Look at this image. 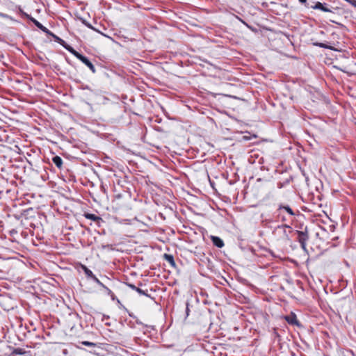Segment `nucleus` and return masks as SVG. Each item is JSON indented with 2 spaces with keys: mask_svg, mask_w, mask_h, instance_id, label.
I'll return each instance as SVG.
<instances>
[{
  "mask_svg": "<svg viewBox=\"0 0 356 356\" xmlns=\"http://www.w3.org/2000/svg\"><path fill=\"white\" fill-rule=\"evenodd\" d=\"M297 233L298 242L300 243L302 248L305 249L306 242L309 238L307 231H297Z\"/></svg>",
  "mask_w": 356,
  "mask_h": 356,
  "instance_id": "obj_1",
  "label": "nucleus"
},
{
  "mask_svg": "<svg viewBox=\"0 0 356 356\" xmlns=\"http://www.w3.org/2000/svg\"><path fill=\"white\" fill-rule=\"evenodd\" d=\"M27 17L42 31H43L44 33H45L47 34H51V32L48 29H47L45 26H44L41 23H40L38 20H36L33 17H30L29 15H27Z\"/></svg>",
  "mask_w": 356,
  "mask_h": 356,
  "instance_id": "obj_2",
  "label": "nucleus"
},
{
  "mask_svg": "<svg viewBox=\"0 0 356 356\" xmlns=\"http://www.w3.org/2000/svg\"><path fill=\"white\" fill-rule=\"evenodd\" d=\"M78 59L83 63L86 65H87L93 73L96 72L94 65L88 60L87 57L81 54Z\"/></svg>",
  "mask_w": 356,
  "mask_h": 356,
  "instance_id": "obj_3",
  "label": "nucleus"
},
{
  "mask_svg": "<svg viewBox=\"0 0 356 356\" xmlns=\"http://www.w3.org/2000/svg\"><path fill=\"white\" fill-rule=\"evenodd\" d=\"M285 320L290 325H298V326L300 325L299 322L297 320L296 316L293 313H291L289 316H285Z\"/></svg>",
  "mask_w": 356,
  "mask_h": 356,
  "instance_id": "obj_4",
  "label": "nucleus"
},
{
  "mask_svg": "<svg viewBox=\"0 0 356 356\" xmlns=\"http://www.w3.org/2000/svg\"><path fill=\"white\" fill-rule=\"evenodd\" d=\"M326 3H322L321 2H317L314 6H312V8L314 10H321L323 12L332 13V11L326 6Z\"/></svg>",
  "mask_w": 356,
  "mask_h": 356,
  "instance_id": "obj_5",
  "label": "nucleus"
},
{
  "mask_svg": "<svg viewBox=\"0 0 356 356\" xmlns=\"http://www.w3.org/2000/svg\"><path fill=\"white\" fill-rule=\"evenodd\" d=\"M211 240L213 244L217 248H221L225 245L223 241L218 236H211Z\"/></svg>",
  "mask_w": 356,
  "mask_h": 356,
  "instance_id": "obj_6",
  "label": "nucleus"
},
{
  "mask_svg": "<svg viewBox=\"0 0 356 356\" xmlns=\"http://www.w3.org/2000/svg\"><path fill=\"white\" fill-rule=\"evenodd\" d=\"M84 216L86 218L92 220L97 223H99L101 221H102V218L101 217L93 213H84Z\"/></svg>",
  "mask_w": 356,
  "mask_h": 356,
  "instance_id": "obj_7",
  "label": "nucleus"
},
{
  "mask_svg": "<svg viewBox=\"0 0 356 356\" xmlns=\"http://www.w3.org/2000/svg\"><path fill=\"white\" fill-rule=\"evenodd\" d=\"M127 284L130 289H131L134 291H136L140 295H143L147 297L149 296L145 291L142 290L139 287L136 286L134 284L130 283H127Z\"/></svg>",
  "mask_w": 356,
  "mask_h": 356,
  "instance_id": "obj_8",
  "label": "nucleus"
},
{
  "mask_svg": "<svg viewBox=\"0 0 356 356\" xmlns=\"http://www.w3.org/2000/svg\"><path fill=\"white\" fill-rule=\"evenodd\" d=\"M52 161L58 168H59V169L62 168L63 159L59 156H54L52 159Z\"/></svg>",
  "mask_w": 356,
  "mask_h": 356,
  "instance_id": "obj_9",
  "label": "nucleus"
},
{
  "mask_svg": "<svg viewBox=\"0 0 356 356\" xmlns=\"http://www.w3.org/2000/svg\"><path fill=\"white\" fill-rule=\"evenodd\" d=\"M64 48L65 49H67L69 52H70L72 54H73L77 58H79V56L81 55L80 53L76 51L74 48H72L71 46L68 45L67 44L66 46H64Z\"/></svg>",
  "mask_w": 356,
  "mask_h": 356,
  "instance_id": "obj_10",
  "label": "nucleus"
},
{
  "mask_svg": "<svg viewBox=\"0 0 356 356\" xmlns=\"http://www.w3.org/2000/svg\"><path fill=\"white\" fill-rule=\"evenodd\" d=\"M164 258L171 266H175V262L174 257L172 255L165 254Z\"/></svg>",
  "mask_w": 356,
  "mask_h": 356,
  "instance_id": "obj_11",
  "label": "nucleus"
},
{
  "mask_svg": "<svg viewBox=\"0 0 356 356\" xmlns=\"http://www.w3.org/2000/svg\"><path fill=\"white\" fill-rule=\"evenodd\" d=\"M82 268L83 269L84 273L88 277L92 279L95 276L93 274V273L90 269H88L86 266H82Z\"/></svg>",
  "mask_w": 356,
  "mask_h": 356,
  "instance_id": "obj_12",
  "label": "nucleus"
},
{
  "mask_svg": "<svg viewBox=\"0 0 356 356\" xmlns=\"http://www.w3.org/2000/svg\"><path fill=\"white\" fill-rule=\"evenodd\" d=\"M279 209L281 210V209H284L289 215L291 216H294L295 213L293 211V210L291 209L290 207L289 206H280L279 207Z\"/></svg>",
  "mask_w": 356,
  "mask_h": 356,
  "instance_id": "obj_13",
  "label": "nucleus"
},
{
  "mask_svg": "<svg viewBox=\"0 0 356 356\" xmlns=\"http://www.w3.org/2000/svg\"><path fill=\"white\" fill-rule=\"evenodd\" d=\"M13 353L16 355H24L26 351L23 348H17L13 350Z\"/></svg>",
  "mask_w": 356,
  "mask_h": 356,
  "instance_id": "obj_14",
  "label": "nucleus"
},
{
  "mask_svg": "<svg viewBox=\"0 0 356 356\" xmlns=\"http://www.w3.org/2000/svg\"><path fill=\"white\" fill-rule=\"evenodd\" d=\"M81 343L86 346L88 347H95L96 344L93 342L88 341H83L81 342Z\"/></svg>",
  "mask_w": 356,
  "mask_h": 356,
  "instance_id": "obj_15",
  "label": "nucleus"
},
{
  "mask_svg": "<svg viewBox=\"0 0 356 356\" xmlns=\"http://www.w3.org/2000/svg\"><path fill=\"white\" fill-rule=\"evenodd\" d=\"M317 47H322V48H325V49H331L332 48L327 45H326L324 43H321V42H317V43H315L314 44Z\"/></svg>",
  "mask_w": 356,
  "mask_h": 356,
  "instance_id": "obj_16",
  "label": "nucleus"
},
{
  "mask_svg": "<svg viewBox=\"0 0 356 356\" xmlns=\"http://www.w3.org/2000/svg\"><path fill=\"white\" fill-rule=\"evenodd\" d=\"M92 280L102 288L105 287V285L102 282H101L100 280L96 276H95Z\"/></svg>",
  "mask_w": 356,
  "mask_h": 356,
  "instance_id": "obj_17",
  "label": "nucleus"
},
{
  "mask_svg": "<svg viewBox=\"0 0 356 356\" xmlns=\"http://www.w3.org/2000/svg\"><path fill=\"white\" fill-rule=\"evenodd\" d=\"M82 23L85 24L87 27L90 29L95 30V29L88 22H87L85 19H81Z\"/></svg>",
  "mask_w": 356,
  "mask_h": 356,
  "instance_id": "obj_18",
  "label": "nucleus"
},
{
  "mask_svg": "<svg viewBox=\"0 0 356 356\" xmlns=\"http://www.w3.org/2000/svg\"><path fill=\"white\" fill-rule=\"evenodd\" d=\"M49 35H51L54 40L58 42V41H62L63 43H65V41L63 40H62L61 38H60L58 36L56 35L55 34H54L52 32H51V34H49Z\"/></svg>",
  "mask_w": 356,
  "mask_h": 356,
  "instance_id": "obj_19",
  "label": "nucleus"
},
{
  "mask_svg": "<svg viewBox=\"0 0 356 356\" xmlns=\"http://www.w3.org/2000/svg\"><path fill=\"white\" fill-rule=\"evenodd\" d=\"M186 316H188L189 315V312H190V309H189V303L187 302L186 304Z\"/></svg>",
  "mask_w": 356,
  "mask_h": 356,
  "instance_id": "obj_20",
  "label": "nucleus"
},
{
  "mask_svg": "<svg viewBox=\"0 0 356 356\" xmlns=\"http://www.w3.org/2000/svg\"><path fill=\"white\" fill-rule=\"evenodd\" d=\"M103 288L106 289V292H107V293H108V295H110V296H113V292H112V291H111V289H109L108 287H106V286H105V287H103Z\"/></svg>",
  "mask_w": 356,
  "mask_h": 356,
  "instance_id": "obj_21",
  "label": "nucleus"
},
{
  "mask_svg": "<svg viewBox=\"0 0 356 356\" xmlns=\"http://www.w3.org/2000/svg\"><path fill=\"white\" fill-rule=\"evenodd\" d=\"M58 42L60 43L63 47H64V46L67 45L65 42V43H63L62 41H58Z\"/></svg>",
  "mask_w": 356,
  "mask_h": 356,
  "instance_id": "obj_22",
  "label": "nucleus"
},
{
  "mask_svg": "<svg viewBox=\"0 0 356 356\" xmlns=\"http://www.w3.org/2000/svg\"><path fill=\"white\" fill-rule=\"evenodd\" d=\"M352 6L356 8V0L352 3Z\"/></svg>",
  "mask_w": 356,
  "mask_h": 356,
  "instance_id": "obj_23",
  "label": "nucleus"
},
{
  "mask_svg": "<svg viewBox=\"0 0 356 356\" xmlns=\"http://www.w3.org/2000/svg\"><path fill=\"white\" fill-rule=\"evenodd\" d=\"M299 1L301 3H305L307 2V0H299Z\"/></svg>",
  "mask_w": 356,
  "mask_h": 356,
  "instance_id": "obj_24",
  "label": "nucleus"
},
{
  "mask_svg": "<svg viewBox=\"0 0 356 356\" xmlns=\"http://www.w3.org/2000/svg\"><path fill=\"white\" fill-rule=\"evenodd\" d=\"M284 227H289V226H287V225H284Z\"/></svg>",
  "mask_w": 356,
  "mask_h": 356,
  "instance_id": "obj_25",
  "label": "nucleus"
}]
</instances>
